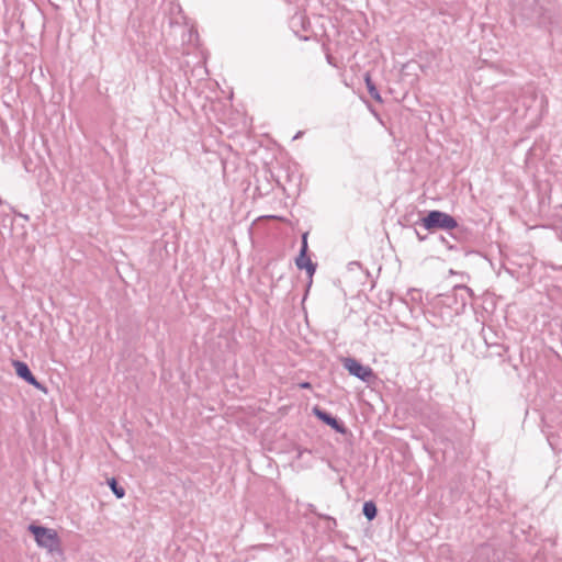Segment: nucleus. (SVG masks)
Here are the masks:
<instances>
[{
	"instance_id": "10",
	"label": "nucleus",
	"mask_w": 562,
	"mask_h": 562,
	"mask_svg": "<svg viewBox=\"0 0 562 562\" xmlns=\"http://www.w3.org/2000/svg\"><path fill=\"white\" fill-rule=\"evenodd\" d=\"M108 485L116 498L121 499L125 496L124 487L119 484L115 477L108 479Z\"/></svg>"
},
{
	"instance_id": "8",
	"label": "nucleus",
	"mask_w": 562,
	"mask_h": 562,
	"mask_svg": "<svg viewBox=\"0 0 562 562\" xmlns=\"http://www.w3.org/2000/svg\"><path fill=\"white\" fill-rule=\"evenodd\" d=\"M364 82H366V87H367L368 92L371 95V98L374 99L376 102L382 103L383 99H382L376 86L372 81L369 72H367L364 75Z\"/></svg>"
},
{
	"instance_id": "12",
	"label": "nucleus",
	"mask_w": 562,
	"mask_h": 562,
	"mask_svg": "<svg viewBox=\"0 0 562 562\" xmlns=\"http://www.w3.org/2000/svg\"><path fill=\"white\" fill-rule=\"evenodd\" d=\"M440 240H441V243H443V244H445L449 249H453V248H454L452 245H450V244L448 243V240H447V238H446V237L441 236V237H440Z\"/></svg>"
},
{
	"instance_id": "7",
	"label": "nucleus",
	"mask_w": 562,
	"mask_h": 562,
	"mask_svg": "<svg viewBox=\"0 0 562 562\" xmlns=\"http://www.w3.org/2000/svg\"><path fill=\"white\" fill-rule=\"evenodd\" d=\"M450 236L460 243H468L472 238V232L469 227L459 225L457 222V227L451 229Z\"/></svg>"
},
{
	"instance_id": "2",
	"label": "nucleus",
	"mask_w": 562,
	"mask_h": 562,
	"mask_svg": "<svg viewBox=\"0 0 562 562\" xmlns=\"http://www.w3.org/2000/svg\"><path fill=\"white\" fill-rule=\"evenodd\" d=\"M27 529L34 536L38 547L46 549L50 553L60 551V539L55 529L34 524H31Z\"/></svg>"
},
{
	"instance_id": "9",
	"label": "nucleus",
	"mask_w": 562,
	"mask_h": 562,
	"mask_svg": "<svg viewBox=\"0 0 562 562\" xmlns=\"http://www.w3.org/2000/svg\"><path fill=\"white\" fill-rule=\"evenodd\" d=\"M362 514L368 520H373L378 515L376 505L372 501H368L362 506Z\"/></svg>"
},
{
	"instance_id": "11",
	"label": "nucleus",
	"mask_w": 562,
	"mask_h": 562,
	"mask_svg": "<svg viewBox=\"0 0 562 562\" xmlns=\"http://www.w3.org/2000/svg\"><path fill=\"white\" fill-rule=\"evenodd\" d=\"M453 290L456 292V295H460L463 306L467 304L465 295L469 297H471L473 295L472 289H470L467 285H457V286H454Z\"/></svg>"
},
{
	"instance_id": "6",
	"label": "nucleus",
	"mask_w": 562,
	"mask_h": 562,
	"mask_svg": "<svg viewBox=\"0 0 562 562\" xmlns=\"http://www.w3.org/2000/svg\"><path fill=\"white\" fill-rule=\"evenodd\" d=\"M313 413L319 420L331 427L337 432H347V428L345 427V425L341 422H339L336 417H334L330 413L319 408L318 406H315L313 408Z\"/></svg>"
},
{
	"instance_id": "4",
	"label": "nucleus",
	"mask_w": 562,
	"mask_h": 562,
	"mask_svg": "<svg viewBox=\"0 0 562 562\" xmlns=\"http://www.w3.org/2000/svg\"><path fill=\"white\" fill-rule=\"evenodd\" d=\"M307 235H308L307 233H304L302 235L301 249H300L299 256L295 258V265H296L297 269H300V270L305 269L308 277L312 278L316 271L317 265L314 263L307 255V252H308Z\"/></svg>"
},
{
	"instance_id": "13",
	"label": "nucleus",
	"mask_w": 562,
	"mask_h": 562,
	"mask_svg": "<svg viewBox=\"0 0 562 562\" xmlns=\"http://www.w3.org/2000/svg\"><path fill=\"white\" fill-rule=\"evenodd\" d=\"M301 389H311L312 384L310 382H302L299 384Z\"/></svg>"
},
{
	"instance_id": "1",
	"label": "nucleus",
	"mask_w": 562,
	"mask_h": 562,
	"mask_svg": "<svg viewBox=\"0 0 562 562\" xmlns=\"http://www.w3.org/2000/svg\"><path fill=\"white\" fill-rule=\"evenodd\" d=\"M417 224L430 232L436 229L451 231L457 227V220L446 212L432 210L423 216Z\"/></svg>"
},
{
	"instance_id": "14",
	"label": "nucleus",
	"mask_w": 562,
	"mask_h": 562,
	"mask_svg": "<svg viewBox=\"0 0 562 562\" xmlns=\"http://www.w3.org/2000/svg\"><path fill=\"white\" fill-rule=\"evenodd\" d=\"M416 235H417V238H418L420 241H423V240H425V239H426V236L420 235V234H419V232H417V231H416Z\"/></svg>"
},
{
	"instance_id": "3",
	"label": "nucleus",
	"mask_w": 562,
	"mask_h": 562,
	"mask_svg": "<svg viewBox=\"0 0 562 562\" xmlns=\"http://www.w3.org/2000/svg\"><path fill=\"white\" fill-rule=\"evenodd\" d=\"M342 366L351 375L363 382L369 383L375 378L373 370L369 366H363L355 358H344Z\"/></svg>"
},
{
	"instance_id": "5",
	"label": "nucleus",
	"mask_w": 562,
	"mask_h": 562,
	"mask_svg": "<svg viewBox=\"0 0 562 562\" xmlns=\"http://www.w3.org/2000/svg\"><path fill=\"white\" fill-rule=\"evenodd\" d=\"M13 367H14L15 373L19 378L23 379L25 382L33 385L37 390H41L44 393H47V387L43 383L37 381V379L33 375L29 366L25 362L15 360V361H13Z\"/></svg>"
},
{
	"instance_id": "15",
	"label": "nucleus",
	"mask_w": 562,
	"mask_h": 562,
	"mask_svg": "<svg viewBox=\"0 0 562 562\" xmlns=\"http://www.w3.org/2000/svg\"><path fill=\"white\" fill-rule=\"evenodd\" d=\"M327 60H328V63H329V64H331V57H330V55H327Z\"/></svg>"
}]
</instances>
